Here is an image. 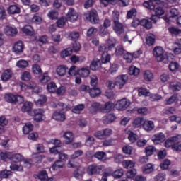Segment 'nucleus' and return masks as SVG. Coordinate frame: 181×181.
Masks as SVG:
<instances>
[{
    "label": "nucleus",
    "instance_id": "4468645a",
    "mask_svg": "<svg viewBox=\"0 0 181 181\" xmlns=\"http://www.w3.org/2000/svg\"><path fill=\"white\" fill-rule=\"evenodd\" d=\"M23 49H25V45L22 41H18L15 42L13 46V52L17 54L22 53V52H23Z\"/></svg>",
    "mask_w": 181,
    "mask_h": 181
},
{
    "label": "nucleus",
    "instance_id": "f3484780",
    "mask_svg": "<svg viewBox=\"0 0 181 181\" xmlns=\"http://www.w3.org/2000/svg\"><path fill=\"white\" fill-rule=\"evenodd\" d=\"M63 138L65 140V144L69 145L73 141H74V135L71 132H66L63 134Z\"/></svg>",
    "mask_w": 181,
    "mask_h": 181
},
{
    "label": "nucleus",
    "instance_id": "bb28decb",
    "mask_svg": "<svg viewBox=\"0 0 181 181\" xmlns=\"http://www.w3.org/2000/svg\"><path fill=\"white\" fill-rule=\"evenodd\" d=\"M32 107H33V104L31 102L26 101L23 104L21 111L23 112H29L32 110Z\"/></svg>",
    "mask_w": 181,
    "mask_h": 181
},
{
    "label": "nucleus",
    "instance_id": "ddd939ff",
    "mask_svg": "<svg viewBox=\"0 0 181 181\" xmlns=\"http://www.w3.org/2000/svg\"><path fill=\"white\" fill-rule=\"evenodd\" d=\"M69 68L66 65H59L56 68L55 72L59 77H64Z\"/></svg>",
    "mask_w": 181,
    "mask_h": 181
},
{
    "label": "nucleus",
    "instance_id": "20e7f679",
    "mask_svg": "<svg viewBox=\"0 0 181 181\" xmlns=\"http://www.w3.org/2000/svg\"><path fill=\"white\" fill-rule=\"evenodd\" d=\"M85 17L86 21L93 23V25H95L97 23H100V18H98V14H97V11L90 10L89 13H85Z\"/></svg>",
    "mask_w": 181,
    "mask_h": 181
},
{
    "label": "nucleus",
    "instance_id": "f704fd0d",
    "mask_svg": "<svg viewBox=\"0 0 181 181\" xmlns=\"http://www.w3.org/2000/svg\"><path fill=\"white\" fill-rule=\"evenodd\" d=\"M46 101H47V98H46V95H40L38 100H35V103L38 107H40V105H43V104L46 103Z\"/></svg>",
    "mask_w": 181,
    "mask_h": 181
},
{
    "label": "nucleus",
    "instance_id": "69168bd1",
    "mask_svg": "<svg viewBox=\"0 0 181 181\" xmlns=\"http://www.w3.org/2000/svg\"><path fill=\"white\" fill-rule=\"evenodd\" d=\"M12 158V153L11 152H1V157L0 159L1 160H6V159H10L11 160Z\"/></svg>",
    "mask_w": 181,
    "mask_h": 181
},
{
    "label": "nucleus",
    "instance_id": "4d7b16f0",
    "mask_svg": "<svg viewBox=\"0 0 181 181\" xmlns=\"http://www.w3.org/2000/svg\"><path fill=\"white\" fill-rule=\"evenodd\" d=\"M177 100H178L177 95H173V96H171L170 98H169L165 100V105H170V104H173V103H176Z\"/></svg>",
    "mask_w": 181,
    "mask_h": 181
},
{
    "label": "nucleus",
    "instance_id": "8fccbe9b",
    "mask_svg": "<svg viewBox=\"0 0 181 181\" xmlns=\"http://www.w3.org/2000/svg\"><path fill=\"white\" fill-rule=\"evenodd\" d=\"M79 76L81 77H88V76H90V69H88V68L79 69Z\"/></svg>",
    "mask_w": 181,
    "mask_h": 181
},
{
    "label": "nucleus",
    "instance_id": "412c9836",
    "mask_svg": "<svg viewBox=\"0 0 181 181\" xmlns=\"http://www.w3.org/2000/svg\"><path fill=\"white\" fill-rule=\"evenodd\" d=\"M11 77H12V71L10 69H6L2 73L1 79L2 81H8L11 79Z\"/></svg>",
    "mask_w": 181,
    "mask_h": 181
},
{
    "label": "nucleus",
    "instance_id": "b1692460",
    "mask_svg": "<svg viewBox=\"0 0 181 181\" xmlns=\"http://www.w3.org/2000/svg\"><path fill=\"white\" fill-rule=\"evenodd\" d=\"M66 36L71 40H77L80 37V33L76 31L68 32L66 33Z\"/></svg>",
    "mask_w": 181,
    "mask_h": 181
},
{
    "label": "nucleus",
    "instance_id": "13d9d810",
    "mask_svg": "<svg viewBox=\"0 0 181 181\" xmlns=\"http://www.w3.org/2000/svg\"><path fill=\"white\" fill-rule=\"evenodd\" d=\"M11 175H12V171L9 170H4L0 172V176L3 179H8Z\"/></svg>",
    "mask_w": 181,
    "mask_h": 181
},
{
    "label": "nucleus",
    "instance_id": "aec40b11",
    "mask_svg": "<svg viewBox=\"0 0 181 181\" xmlns=\"http://www.w3.org/2000/svg\"><path fill=\"white\" fill-rule=\"evenodd\" d=\"M113 29L117 35H121L122 32H124V25H122V23H119V21H115L114 23V27Z\"/></svg>",
    "mask_w": 181,
    "mask_h": 181
},
{
    "label": "nucleus",
    "instance_id": "c9c22d12",
    "mask_svg": "<svg viewBox=\"0 0 181 181\" xmlns=\"http://www.w3.org/2000/svg\"><path fill=\"white\" fill-rule=\"evenodd\" d=\"M84 108H86L84 104L77 105L72 109V112H74V114H81Z\"/></svg>",
    "mask_w": 181,
    "mask_h": 181
},
{
    "label": "nucleus",
    "instance_id": "ea45409f",
    "mask_svg": "<svg viewBox=\"0 0 181 181\" xmlns=\"http://www.w3.org/2000/svg\"><path fill=\"white\" fill-rule=\"evenodd\" d=\"M155 40H156L155 35L153 34H149L147 35L146 38V44L148 46H153V45L155 44Z\"/></svg>",
    "mask_w": 181,
    "mask_h": 181
},
{
    "label": "nucleus",
    "instance_id": "0e129e2a",
    "mask_svg": "<svg viewBox=\"0 0 181 181\" xmlns=\"http://www.w3.org/2000/svg\"><path fill=\"white\" fill-rule=\"evenodd\" d=\"M170 89L172 91H179L180 90V83L172 82L170 83Z\"/></svg>",
    "mask_w": 181,
    "mask_h": 181
},
{
    "label": "nucleus",
    "instance_id": "5fc2aeb1",
    "mask_svg": "<svg viewBox=\"0 0 181 181\" xmlns=\"http://www.w3.org/2000/svg\"><path fill=\"white\" fill-rule=\"evenodd\" d=\"M80 69L76 66H71L69 70V76H77L79 74Z\"/></svg>",
    "mask_w": 181,
    "mask_h": 181
},
{
    "label": "nucleus",
    "instance_id": "c756f323",
    "mask_svg": "<svg viewBox=\"0 0 181 181\" xmlns=\"http://www.w3.org/2000/svg\"><path fill=\"white\" fill-rule=\"evenodd\" d=\"M52 118L56 121H64V119H66V115H64V113L55 112L52 115Z\"/></svg>",
    "mask_w": 181,
    "mask_h": 181
},
{
    "label": "nucleus",
    "instance_id": "37998d69",
    "mask_svg": "<svg viewBox=\"0 0 181 181\" xmlns=\"http://www.w3.org/2000/svg\"><path fill=\"white\" fill-rule=\"evenodd\" d=\"M47 89L49 93H56L57 91V86L54 82H50L47 84Z\"/></svg>",
    "mask_w": 181,
    "mask_h": 181
},
{
    "label": "nucleus",
    "instance_id": "864d4df0",
    "mask_svg": "<svg viewBox=\"0 0 181 181\" xmlns=\"http://www.w3.org/2000/svg\"><path fill=\"white\" fill-rule=\"evenodd\" d=\"M156 151V149L153 146H148L145 148V153L146 156H151L153 154V153Z\"/></svg>",
    "mask_w": 181,
    "mask_h": 181
},
{
    "label": "nucleus",
    "instance_id": "5701e85b",
    "mask_svg": "<svg viewBox=\"0 0 181 181\" xmlns=\"http://www.w3.org/2000/svg\"><path fill=\"white\" fill-rule=\"evenodd\" d=\"M114 108V103L107 102L104 106H102L101 112H110Z\"/></svg>",
    "mask_w": 181,
    "mask_h": 181
},
{
    "label": "nucleus",
    "instance_id": "6e6d98bb",
    "mask_svg": "<svg viewBox=\"0 0 181 181\" xmlns=\"http://www.w3.org/2000/svg\"><path fill=\"white\" fill-rule=\"evenodd\" d=\"M124 175V170L122 168L116 170L113 173L112 176L115 179H119Z\"/></svg>",
    "mask_w": 181,
    "mask_h": 181
},
{
    "label": "nucleus",
    "instance_id": "72a5a7b5",
    "mask_svg": "<svg viewBox=\"0 0 181 181\" xmlns=\"http://www.w3.org/2000/svg\"><path fill=\"white\" fill-rule=\"evenodd\" d=\"M22 32L25 33V35H28V36H33L34 32H33V28L30 25H25L23 28H21Z\"/></svg>",
    "mask_w": 181,
    "mask_h": 181
},
{
    "label": "nucleus",
    "instance_id": "1a4fd4ad",
    "mask_svg": "<svg viewBox=\"0 0 181 181\" xmlns=\"http://www.w3.org/2000/svg\"><path fill=\"white\" fill-rule=\"evenodd\" d=\"M164 146L165 148H170V146H172L173 151H176V152L181 151V144H173V141L171 140L170 137L165 141Z\"/></svg>",
    "mask_w": 181,
    "mask_h": 181
},
{
    "label": "nucleus",
    "instance_id": "680f3d73",
    "mask_svg": "<svg viewBox=\"0 0 181 181\" xmlns=\"http://www.w3.org/2000/svg\"><path fill=\"white\" fill-rule=\"evenodd\" d=\"M128 139L132 142V144H134V142H136V141H138V135L132 132H129Z\"/></svg>",
    "mask_w": 181,
    "mask_h": 181
},
{
    "label": "nucleus",
    "instance_id": "58836bf2",
    "mask_svg": "<svg viewBox=\"0 0 181 181\" xmlns=\"http://www.w3.org/2000/svg\"><path fill=\"white\" fill-rule=\"evenodd\" d=\"M8 12L11 15H15V13H19V12H21V8L16 5H11L8 8Z\"/></svg>",
    "mask_w": 181,
    "mask_h": 181
},
{
    "label": "nucleus",
    "instance_id": "dca6fc26",
    "mask_svg": "<svg viewBox=\"0 0 181 181\" xmlns=\"http://www.w3.org/2000/svg\"><path fill=\"white\" fill-rule=\"evenodd\" d=\"M4 30V33H6L7 36H15L18 35V29H16V28L6 26Z\"/></svg>",
    "mask_w": 181,
    "mask_h": 181
},
{
    "label": "nucleus",
    "instance_id": "052dcab7",
    "mask_svg": "<svg viewBox=\"0 0 181 181\" xmlns=\"http://www.w3.org/2000/svg\"><path fill=\"white\" fill-rule=\"evenodd\" d=\"M66 22H67V18H66V17H61L57 21V26H58V28H63V26L66 25Z\"/></svg>",
    "mask_w": 181,
    "mask_h": 181
},
{
    "label": "nucleus",
    "instance_id": "f8f14e48",
    "mask_svg": "<svg viewBox=\"0 0 181 181\" xmlns=\"http://www.w3.org/2000/svg\"><path fill=\"white\" fill-rule=\"evenodd\" d=\"M144 131L149 132L155 129V124L152 120H145L142 124Z\"/></svg>",
    "mask_w": 181,
    "mask_h": 181
},
{
    "label": "nucleus",
    "instance_id": "338daca9",
    "mask_svg": "<svg viewBox=\"0 0 181 181\" xmlns=\"http://www.w3.org/2000/svg\"><path fill=\"white\" fill-rule=\"evenodd\" d=\"M32 71L34 74H40L42 73V68L38 64H34L32 66Z\"/></svg>",
    "mask_w": 181,
    "mask_h": 181
},
{
    "label": "nucleus",
    "instance_id": "6e6552de",
    "mask_svg": "<svg viewBox=\"0 0 181 181\" xmlns=\"http://www.w3.org/2000/svg\"><path fill=\"white\" fill-rule=\"evenodd\" d=\"M131 105V102L128 100L127 98H123L119 101H117L116 104V108L119 111H122L124 110H127L128 107Z\"/></svg>",
    "mask_w": 181,
    "mask_h": 181
},
{
    "label": "nucleus",
    "instance_id": "2eb2a0df",
    "mask_svg": "<svg viewBox=\"0 0 181 181\" xmlns=\"http://www.w3.org/2000/svg\"><path fill=\"white\" fill-rule=\"evenodd\" d=\"M141 170L144 175H149L155 170V165L152 163H148L141 167Z\"/></svg>",
    "mask_w": 181,
    "mask_h": 181
},
{
    "label": "nucleus",
    "instance_id": "39448f33",
    "mask_svg": "<svg viewBox=\"0 0 181 181\" xmlns=\"http://www.w3.org/2000/svg\"><path fill=\"white\" fill-rule=\"evenodd\" d=\"M32 115L34 117V121L37 122H40L46 119L45 116V110L43 109H35L32 111Z\"/></svg>",
    "mask_w": 181,
    "mask_h": 181
},
{
    "label": "nucleus",
    "instance_id": "0eeeda50",
    "mask_svg": "<svg viewBox=\"0 0 181 181\" xmlns=\"http://www.w3.org/2000/svg\"><path fill=\"white\" fill-rule=\"evenodd\" d=\"M66 18L69 22H76L78 19V13L73 8H70L66 14Z\"/></svg>",
    "mask_w": 181,
    "mask_h": 181
},
{
    "label": "nucleus",
    "instance_id": "4c0bfd02",
    "mask_svg": "<svg viewBox=\"0 0 181 181\" xmlns=\"http://www.w3.org/2000/svg\"><path fill=\"white\" fill-rule=\"evenodd\" d=\"M95 158L98 160H105L107 159V154L103 151H98L94 154Z\"/></svg>",
    "mask_w": 181,
    "mask_h": 181
},
{
    "label": "nucleus",
    "instance_id": "7ed1b4c3",
    "mask_svg": "<svg viewBox=\"0 0 181 181\" xmlns=\"http://www.w3.org/2000/svg\"><path fill=\"white\" fill-rule=\"evenodd\" d=\"M105 168L103 165L92 164L87 167L86 173L88 176L100 175V173L104 172Z\"/></svg>",
    "mask_w": 181,
    "mask_h": 181
},
{
    "label": "nucleus",
    "instance_id": "de8ad7c7",
    "mask_svg": "<svg viewBox=\"0 0 181 181\" xmlns=\"http://www.w3.org/2000/svg\"><path fill=\"white\" fill-rule=\"evenodd\" d=\"M16 66L17 67H19V69H26V67L29 66V63L25 59H21L17 62Z\"/></svg>",
    "mask_w": 181,
    "mask_h": 181
},
{
    "label": "nucleus",
    "instance_id": "a211bd4d",
    "mask_svg": "<svg viewBox=\"0 0 181 181\" xmlns=\"http://www.w3.org/2000/svg\"><path fill=\"white\" fill-rule=\"evenodd\" d=\"M38 80L41 84H46L47 83H49L50 80H52V78H50L49 76V73L45 72L39 76Z\"/></svg>",
    "mask_w": 181,
    "mask_h": 181
},
{
    "label": "nucleus",
    "instance_id": "f257e3e1",
    "mask_svg": "<svg viewBox=\"0 0 181 181\" xmlns=\"http://www.w3.org/2000/svg\"><path fill=\"white\" fill-rule=\"evenodd\" d=\"M153 54L158 62H163L165 59L166 61H164V63H169L170 58L173 59L172 58L173 57L172 54H168L167 57H165V50H163L162 47H156L153 49Z\"/></svg>",
    "mask_w": 181,
    "mask_h": 181
},
{
    "label": "nucleus",
    "instance_id": "e2e57ef3",
    "mask_svg": "<svg viewBox=\"0 0 181 181\" xmlns=\"http://www.w3.org/2000/svg\"><path fill=\"white\" fill-rule=\"evenodd\" d=\"M28 89L31 90L33 93H37L39 91V87L35 82H30L28 84Z\"/></svg>",
    "mask_w": 181,
    "mask_h": 181
},
{
    "label": "nucleus",
    "instance_id": "e433bc0d",
    "mask_svg": "<svg viewBox=\"0 0 181 181\" xmlns=\"http://www.w3.org/2000/svg\"><path fill=\"white\" fill-rule=\"evenodd\" d=\"M127 51L124 50V47L122 45H118L115 49V54L117 57H121L124 56Z\"/></svg>",
    "mask_w": 181,
    "mask_h": 181
},
{
    "label": "nucleus",
    "instance_id": "6ab92c4d",
    "mask_svg": "<svg viewBox=\"0 0 181 181\" xmlns=\"http://www.w3.org/2000/svg\"><path fill=\"white\" fill-rule=\"evenodd\" d=\"M101 110H102L101 104L97 102H94L93 103H92L90 107V112L92 114H95V112L98 111H101Z\"/></svg>",
    "mask_w": 181,
    "mask_h": 181
},
{
    "label": "nucleus",
    "instance_id": "cd10ccee",
    "mask_svg": "<svg viewBox=\"0 0 181 181\" xmlns=\"http://www.w3.org/2000/svg\"><path fill=\"white\" fill-rule=\"evenodd\" d=\"M12 162H14V163H19V162H22L24 160V157L23 156L16 153V154H13L11 153V160Z\"/></svg>",
    "mask_w": 181,
    "mask_h": 181
},
{
    "label": "nucleus",
    "instance_id": "09e8293b",
    "mask_svg": "<svg viewBox=\"0 0 181 181\" xmlns=\"http://www.w3.org/2000/svg\"><path fill=\"white\" fill-rule=\"evenodd\" d=\"M47 16L49 19L54 21L59 18V12L52 10L47 13Z\"/></svg>",
    "mask_w": 181,
    "mask_h": 181
},
{
    "label": "nucleus",
    "instance_id": "393cba45",
    "mask_svg": "<svg viewBox=\"0 0 181 181\" xmlns=\"http://www.w3.org/2000/svg\"><path fill=\"white\" fill-rule=\"evenodd\" d=\"M32 131H33V124L30 122L25 123L23 127V133L25 135H28V134L32 132Z\"/></svg>",
    "mask_w": 181,
    "mask_h": 181
},
{
    "label": "nucleus",
    "instance_id": "a19ab883",
    "mask_svg": "<svg viewBox=\"0 0 181 181\" xmlns=\"http://www.w3.org/2000/svg\"><path fill=\"white\" fill-rule=\"evenodd\" d=\"M63 168H64V163L61 160H57L52 165V169L54 170H59V169H62Z\"/></svg>",
    "mask_w": 181,
    "mask_h": 181
},
{
    "label": "nucleus",
    "instance_id": "c03bdc74",
    "mask_svg": "<svg viewBox=\"0 0 181 181\" xmlns=\"http://www.w3.org/2000/svg\"><path fill=\"white\" fill-rule=\"evenodd\" d=\"M10 169L16 172H23V166L22 165L12 163L10 165Z\"/></svg>",
    "mask_w": 181,
    "mask_h": 181
},
{
    "label": "nucleus",
    "instance_id": "a18cd8bd",
    "mask_svg": "<svg viewBox=\"0 0 181 181\" xmlns=\"http://www.w3.org/2000/svg\"><path fill=\"white\" fill-rule=\"evenodd\" d=\"M143 122L144 119L142 117H137L133 121L132 125L134 127V128H139L142 127Z\"/></svg>",
    "mask_w": 181,
    "mask_h": 181
},
{
    "label": "nucleus",
    "instance_id": "3c124183",
    "mask_svg": "<svg viewBox=\"0 0 181 181\" xmlns=\"http://www.w3.org/2000/svg\"><path fill=\"white\" fill-rule=\"evenodd\" d=\"M140 25L146 28V29H151L152 28V23L146 19H143L140 21Z\"/></svg>",
    "mask_w": 181,
    "mask_h": 181
},
{
    "label": "nucleus",
    "instance_id": "4be33fe9",
    "mask_svg": "<svg viewBox=\"0 0 181 181\" xmlns=\"http://www.w3.org/2000/svg\"><path fill=\"white\" fill-rule=\"evenodd\" d=\"M115 119H116L115 116L112 114H110V115L103 117V124L107 125L108 124H111L112 122H114V121H115Z\"/></svg>",
    "mask_w": 181,
    "mask_h": 181
},
{
    "label": "nucleus",
    "instance_id": "603ef678",
    "mask_svg": "<svg viewBox=\"0 0 181 181\" xmlns=\"http://www.w3.org/2000/svg\"><path fill=\"white\" fill-rule=\"evenodd\" d=\"M153 11L156 13V16H162V15L165 14V10H163V8L160 6H154Z\"/></svg>",
    "mask_w": 181,
    "mask_h": 181
},
{
    "label": "nucleus",
    "instance_id": "49530a36",
    "mask_svg": "<svg viewBox=\"0 0 181 181\" xmlns=\"http://www.w3.org/2000/svg\"><path fill=\"white\" fill-rule=\"evenodd\" d=\"M110 60H111V55L107 52H104L102 54V58H101V62L103 64H105V63H110Z\"/></svg>",
    "mask_w": 181,
    "mask_h": 181
},
{
    "label": "nucleus",
    "instance_id": "9d476101",
    "mask_svg": "<svg viewBox=\"0 0 181 181\" xmlns=\"http://www.w3.org/2000/svg\"><path fill=\"white\" fill-rule=\"evenodd\" d=\"M165 139H166V137L165 136V134L162 132L156 133L151 137V141H153V144H155L156 145L163 142Z\"/></svg>",
    "mask_w": 181,
    "mask_h": 181
},
{
    "label": "nucleus",
    "instance_id": "bf43d9fd",
    "mask_svg": "<svg viewBox=\"0 0 181 181\" xmlns=\"http://www.w3.org/2000/svg\"><path fill=\"white\" fill-rule=\"evenodd\" d=\"M129 74L130 76H138L139 74V69L136 66H131L129 69Z\"/></svg>",
    "mask_w": 181,
    "mask_h": 181
},
{
    "label": "nucleus",
    "instance_id": "774afa93",
    "mask_svg": "<svg viewBox=\"0 0 181 181\" xmlns=\"http://www.w3.org/2000/svg\"><path fill=\"white\" fill-rule=\"evenodd\" d=\"M72 53H73V49H71V48H66V49L63 50L61 52V56L62 57H67L69 56H71Z\"/></svg>",
    "mask_w": 181,
    "mask_h": 181
},
{
    "label": "nucleus",
    "instance_id": "9b49d317",
    "mask_svg": "<svg viewBox=\"0 0 181 181\" xmlns=\"http://www.w3.org/2000/svg\"><path fill=\"white\" fill-rule=\"evenodd\" d=\"M179 15V11L176 8H172L170 11V13L165 17V22L167 23H170V22H173V18H176Z\"/></svg>",
    "mask_w": 181,
    "mask_h": 181
},
{
    "label": "nucleus",
    "instance_id": "423d86ee",
    "mask_svg": "<svg viewBox=\"0 0 181 181\" xmlns=\"http://www.w3.org/2000/svg\"><path fill=\"white\" fill-rule=\"evenodd\" d=\"M115 81L116 83V87H117L119 90H122L124 86L127 84V81H128V76L125 74L119 75L116 77Z\"/></svg>",
    "mask_w": 181,
    "mask_h": 181
},
{
    "label": "nucleus",
    "instance_id": "2f4dec72",
    "mask_svg": "<svg viewBox=\"0 0 181 181\" xmlns=\"http://www.w3.org/2000/svg\"><path fill=\"white\" fill-rule=\"evenodd\" d=\"M89 94L92 98H95L101 94V89L99 88H93L89 90Z\"/></svg>",
    "mask_w": 181,
    "mask_h": 181
},
{
    "label": "nucleus",
    "instance_id": "473e14b6",
    "mask_svg": "<svg viewBox=\"0 0 181 181\" xmlns=\"http://www.w3.org/2000/svg\"><path fill=\"white\" fill-rule=\"evenodd\" d=\"M21 79L23 81H30L32 80V74L28 71L21 73Z\"/></svg>",
    "mask_w": 181,
    "mask_h": 181
},
{
    "label": "nucleus",
    "instance_id": "c85d7f7f",
    "mask_svg": "<svg viewBox=\"0 0 181 181\" xmlns=\"http://www.w3.org/2000/svg\"><path fill=\"white\" fill-rule=\"evenodd\" d=\"M37 177L41 181H46L49 179V175L47 174V171L45 170H42L40 171L37 175Z\"/></svg>",
    "mask_w": 181,
    "mask_h": 181
},
{
    "label": "nucleus",
    "instance_id": "a878e982",
    "mask_svg": "<svg viewBox=\"0 0 181 181\" xmlns=\"http://www.w3.org/2000/svg\"><path fill=\"white\" fill-rule=\"evenodd\" d=\"M143 78L145 81H152L153 80V74L149 70H146L143 72Z\"/></svg>",
    "mask_w": 181,
    "mask_h": 181
},
{
    "label": "nucleus",
    "instance_id": "7c9ffc66",
    "mask_svg": "<svg viewBox=\"0 0 181 181\" xmlns=\"http://www.w3.org/2000/svg\"><path fill=\"white\" fill-rule=\"evenodd\" d=\"M100 65H101V62L100 59H93L90 63V70H93V71H95V70H97Z\"/></svg>",
    "mask_w": 181,
    "mask_h": 181
},
{
    "label": "nucleus",
    "instance_id": "f03ea898",
    "mask_svg": "<svg viewBox=\"0 0 181 181\" xmlns=\"http://www.w3.org/2000/svg\"><path fill=\"white\" fill-rule=\"evenodd\" d=\"M4 100L10 104H22L25 101V98L19 95H13V93H6Z\"/></svg>",
    "mask_w": 181,
    "mask_h": 181
},
{
    "label": "nucleus",
    "instance_id": "79ce46f5",
    "mask_svg": "<svg viewBox=\"0 0 181 181\" xmlns=\"http://www.w3.org/2000/svg\"><path fill=\"white\" fill-rule=\"evenodd\" d=\"M122 165L125 169H131L135 166V163L132 160H125L122 162Z\"/></svg>",
    "mask_w": 181,
    "mask_h": 181
}]
</instances>
